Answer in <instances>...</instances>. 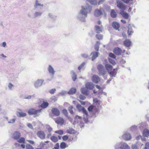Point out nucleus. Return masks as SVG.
<instances>
[{
    "label": "nucleus",
    "instance_id": "obj_1",
    "mask_svg": "<svg viewBox=\"0 0 149 149\" xmlns=\"http://www.w3.org/2000/svg\"><path fill=\"white\" fill-rule=\"evenodd\" d=\"M81 8L77 17L81 22H84L88 14L91 12L92 7L88 4H86L81 6Z\"/></svg>",
    "mask_w": 149,
    "mask_h": 149
},
{
    "label": "nucleus",
    "instance_id": "obj_2",
    "mask_svg": "<svg viewBox=\"0 0 149 149\" xmlns=\"http://www.w3.org/2000/svg\"><path fill=\"white\" fill-rule=\"evenodd\" d=\"M76 107L79 112L82 111L83 113L84 114L83 118L84 119L86 122V123L88 121L87 117L88 115L87 111L85 109L84 107H82L79 104L77 105Z\"/></svg>",
    "mask_w": 149,
    "mask_h": 149
},
{
    "label": "nucleus",
    "instance_id": "obj_3",
    "mask_svg": "<svg viewBox=\"0 0 149 149\" xmlns=\"http://www.w3.org/2000/svg\"><path fill=\"white\" fill-rule=\"evenodd\" d=\"M119 146H120V149H130V147L127 143L124 142H121L119 145L117 144L115 146V149H117Z\"/></svg>",
    "mask_w": 149,
    "mask_h": 149
},
{
    "label": "nucleus",
    "instance_id": "obj_4",
    "mask_svg": "<svg viewBox=\"0 0 149 149\" xmlns=\"http://www.w3.org/2000/svg\"><path fill=\"white\" fill-rule=\"evenodd\" d=\"M94 14L95 16L97 17L100 16L103 14L105 17L106 15V13L104 12L103 10L102 9H100V10L98 9L95 10Z\"/></svg>",
    "mask_w": 149,
    "mask_h": 149
},
{
    "label": "nucleus",
    "instance_id": "obj_5",
    "mask_svg": "<svg viewBox=\"0 0 149 149\" xmlns=\"http://www.w3.org/2000/svg\"><path fill=\"white\" fill-rule=\"evenodd\" d=\"M42 110V109L36 110L34 109H32L29 110L28 113L29 115L36 114L37 116H38L40 115V113H41Z\"/></svg>",
    "mask_w": 149,
    "mask_h": 149
},
{
    "label": "nucleus",
    "instance_id": "obj_6",
    "mask_svg": "<svg viewBox=\"0 0 149 149\" xmlns=\"http://www.w3.org/2000/svg\"><path fill=\"white\" fill-rule=\"evenodd\" d=\"M99 74L101 75L106 74L107 71L105 70L104 66L102 65H99L97 67Z\"/></svg>",
    "mask_w": 149,
    "mask_h": 149
},
{
    "label": "nucleus",
    "instance_id": "obj_7",
    "mask_svg": "<svg viewBox=\"0 0 149 149\" xmlns=\"http://www.w3.org/2000/svg\"><path fill=\"white\" fill-rule=\"evenodd\" d=\"M44 81L42 79H38L34 83V86L36 88H37L41 86Z\"/></svg>",
    "mask_w": 149,
    "mask_h": 149
},
{
    "label": "nucleus",
    "instance_id": "obj_8",
    "mask_svg": "<svg viewBox=\"0 0 149 149\" xmlns=\"http://www.w3.org/2000/svg\"><path fill=\"white\" fill-rule=\"evenodd\" d=\"M116 2L117 6L119 9L123 10L125 9V7L121 1L119 0H117Z\"/></svg>",
    "mask_w": 149,
    "mask_h": 149
},
{
    "label": "nucleus",
    "instance_id": "obj_9",
    "mask_svg": "<svg viewBox=\"0 0 149 149\" xmlns=\"http://www.w3.org/2000/svg\"><path fill=\"white\" fill-rule=\"evenodd\" d=\"M123 138L125 140L129 141L132 139L130 134L127 132H125L123 135Z\"/></svg>",
    "mask_w": 149,
    "mask_h": 149
},
{
    "label": "nucleus",
    "instance_id": "obj_10",
    "mask_svg": "<svg viewBox=\"0 0 149 149\" xmlns=\"http://www.w3.org/2000/svg\"><path fill=\"white\" fill-rule=\"evenodd\" d=\"M37 136L41 139H44L45 138V135L43 131H40L37 133Z\"/></svg>",
    "mask_w": 149,
    "mask_h": 149
},
{
    "label": "nucleus",
    "instance_id": "obj_11",
    "mask_svg": "<svg viewBox=\"0 0 149 149\" xmlns=\"http://www.w3.org/2000/svg\"><path fill=\"white\" fill-rule=\"evenodd\" d=\"M54 120L55 122L58 124L62 125L64 123V119L60 117H58L56 118H54Z\"/></svg>",
    "mask_w": 149,
    "mask_h": 149
},
{
    "label": "nucleus",
    "instance_id": "obj_12",
    "mask_svg": "<svg viewBox=\"0 0 149 149\" xmlns=\"http://www.w3.org/2000/svg\"><path fill=\"white\" fill-rule=\"evenodd\" d=\"M86 88L89 90H92L95 87L94 84L92 82H88L85 84Z\"/></svg>",
    "mask_w": 149,
    "mask_h": 149
},
{
    "label": "nucleus",
    "instance_id": "obj_13",
    "mask_svg": "<svg viewBox=\"0 0 149 149\" xmlns=\"http://www.w3.org/2000/svg\"><path fill=\"white\" fill-rule=\"evenodd\" d=\"M113 52L116 55H120L121 54L122 52V50L118 47H116L113 50ZM125 50H123V52H125Z\"/></svg>",
    "mask_w": 149,
    "mask_h": 149
},
{
    "label": "nucleus",
    "instance_id": "obj_14",
    "mask_svg": "<svg viewBox=\"0 0 149 149\" xmlns=\"http://www.w3.org/2000/svg\"><path fill=\"white\" fill-rule=\"evenodd\" d=\"M92 80L93 82L97 84L100 81V79L98 76L94 75L92 77Z\"/></svg>",
    "mask_w": 149,
    "mask_h": 149
},
{
    "label": "nucleus",
    "instance_id": "obj_15",
    "mask_svg": "<svg viewBox=\"0 0 149 149\" xmlns=\"http://www.w3.org/2000/svg\"><path fill=\"white\" fill-rule=\"evenodd\" d=\"M48 70L49 73L52 75L54 74L55 71L54 70L53 68L51 65H49L48 67Z\"/></svg>",
    "mask_w": 149,
    "mask_h": 149
},
{
    "label": "nucleus",
    "instance_id": "obj_16",
    "mask_svg": "<svg viewBox=\"0 0 149 149\" xmlns=\"http://www.w3.org/2000/svg\"><path fill=\"white\" fill-rule=\"evenodd\" d=\"M52 112L53 114L56 116H58L60 115L59 110L56 108H54L52 109Z\"/></svg>",
    "mask_w": 149,
    "mask_h": 149
},
{
    "label": "nucleus",
    "instance_id": "obj_17",
    "mask_svg": "<svg viewBox=\"0 0 149 149\" xmlns=\"http://www.w3.org/2000/svg\"><path fill=\"white\" fill-rule=\"evenodd\" d=\"M81 93L86 95H88L89 94V91L88 89H87L86 87H83L81 88Z\"/></svg>",
    "mask_w": 149,
    "mask_h": 149
},
{
    "label": "nucleus",
    "instance_id": "obj_18",
    "mask_svg": "<svg viewBox=\"0 0 149 149\" xmlns=\"http://www.w3.org/2000/svg\"><path fill=\"white\" fill-rule=\"evenodd\" d=\"M100 54L99 52H93L91 54V55L92 56V60L93 61Z\"/></svg>",
    "mask_w": 149,
    "mask_h": 149
},
{
    "label": "nucleus",
    "instance_id": "obj_19",
    "mask_svg": "<svg viewBox=\"0 0 149 149\" xmlns=\"http://www.w3.org/2000/svg\"><path fill=\"white\" fill-rule=\"evenodd\" d=\"M20 136V133L17 131L15 132L13 134V137L15 139H18Z\"/></svg>",
    "mask_w": 149,
    "mask_h": 149
},
{
    "label": "nucleus",
    "instance_id": "obj_20",
    "mask_svg": "<svg viewBox=\"0 0 149 149\" xmlns=\"http://www.w3.org/2000/svg\"><path fill=\"white\" fill-rule=\"evenodd\" d=\"M95 30L97 33H100L102 32V26L100 27L98 26H95Z\"/></svg>",
    "mask_w": 149,
    "mask_h": 149
},
{
    "label": "nucleus",
    "instance_id": "obj_21",
    "mask_svg": "<svg viewBox=\"0 0 149 149\" xmlns=\"http://www.w3.org/2000/svg\"><path fill=\"white\" fill-rule=\"evenodd\" d=\"M42 12L41 11H36L35 12L33 15V17L34 18H37L41 16Z\"/></svg>",
    "mask_w": 149,
    "mask_h": 149
},
{
    "label": "nucleus",
    "instance_id": "obj_22",
    "mask_svg": "<svg viewBox=\"0 0 149 149\" xmlns=\"http://www.w3.org/2000/svg\"><path fill=\"white\" fill-rule=\"evenodd\" d=\"M143 145V144L137 142L136 144H132V149H137L139 148V146L141 145V146Z\"/></svg>",
    "mask_w": 149,
    "mask_h": 149
},
{
    "label": "nucleus",
    "instance_id": "obj_23",
    "mask_svg": "<svg viewBox=\"0 0 149 149\" xmlns=\"http://www.w3.org/2000/svg\"><path fill=\"white\" fill-rule=\"evenodd\" d=\"M133 26V24L131 25L130 24H129L128 26V29L127 33L129 36L130 35L133 33V31L132 30V29L131 28V27Z\"/></svg>",
    "mask_w": 149,
    "mask_h": 149
},
{
    "label": "nucleus",
    "instance_id": "obj_24",
    "mask_svg": "<svg viewBox=\"0 0 149 149\" xmlns=\"http://www.w3.org/2000/svg\"><path fill=\"white\" fill-rule=\"evenodd\" d=\"M112 25L113 28L116 30H118L120 26L119 23L115 22H113Z\"/></svg>",
    "mask_w": 149,
    "mask_h": 149
},
{
    "label": "nucleus",
    "instance_id": "obj_25",
    "mask_svg": "<svg viewBox=\"0 0 149 149\" xmlns=\"http://www.w3.org/2000/svg\"><path fill=\"white\" fill-rule=\"evenodd\" d=\"M17 117L16 116H13L12 118L10 119L8 121V123L13 124L14 123L16 120Z\"/></svg>",
    "mask_w": 149,
    "mask_h": 149
},
{
    "label": "nucleus",
    "instance_id": "obj_26",
    "mask_svg": "<svg viewBox=\"0 0 149 149\" xmlns=\"http://www.w3.org/2000/svg\"><path fill=\"white\" fill-rule=\"evenodd\" d=\"M143 134L144 136L148 137L149 136V130L147 129H144L143 131Z\"/></svg>",
    "mask_w": 149,
    "mask_h": 149
},
{
    "label": "nucleus",
    "instance_id": "obj_27",
    "mask_svg": "<svg viewBox=\"0 0 149 149\" xmlns=\"http://www.w3.org/2000/svg\"><path fill=\"white\" fill-rule=\"evenodd\" d=\"M16 115L19 117H24L26 116V114L25 113L21 112H17L16 113Z\"/></svg>",
    "mask_w": 149,
    "mask_h": 149
},
{
    "label": "nucleus",
    "instance_id": "obj_28",
    "mask_svg": "<svg viewBox=\"0 0 149 149\" xmlns=\"http://www.w3.org/2000/svg\"><path fill=\"white\" fill-rule=\"evenodd\" d=\"M48 16L53 21H55L56 19V16L52 13H49L48 14Z\"/></svg>",
    "mask_w": 149,
    "mask_h": 149
},
{
    "label": "nucleus",
    "instance_id": "obj_29",
    "mask_svg": "<svg viewBox=\"0 0 149 149\" xmlns=\"http://www.w3.org/2000/svg\"><path fill=\"white\" fill-rule=\"evenodd\" d=\"M124 45L126 47H129L131 44V41L129 40H127L124 42Z\"/></svg>",
    "mask_w": 149,
    "mask_h": 149
},
{
    "label": "nucleus",
    "instance_id": "obj_30",
    "mask_svg": "<svg viewBox=\"0 0 149 149\" xmlns=\"http://www.w3.org/2000/svg\"><path fill=\"white\" fill-rule=\"evenodd\" d=\"M105 67L109 72V71L113 69L112 66L109 64H106L105 65Z\"/></svg>",
    "mask_w": 149,
    "mask_h": 149
},
{
    "label": "nucleus",
    "instance_id": "obj_31",
    "mask_svg": "<svg viewBox=\"0 0 149 149\" xmlns=\"http://www.w3.org/2000/svg\"><path fill=\"white\" fill-rule=\"evenodd\" d=\"M116 69H114L113 71L109 72L110 76L111 77H115L117 73Z\"/></svg>",
    "mask_w": 149,
    "mask_h": 149
},
{
    "label": "nucleus",
    "instance_id": "obj_32",
    "mask_svg": "<svg viewBox=\"0 0 149 149\" xmlns=\"http://www.w3.org/2000/svg\"><path fill=\"white\" fill-rule=\"evenodd\" d=\"M76 91V89L74 88H72L70 89L68 93V94L70 95H73L75 93Z\"/></svg>",
    "mask_w": 149,
    "mask_h": 149
},
{
    "label": "nucleus",
    "instance_id": "obj_33",
    "mask_svg": "<svg viewBox=\"0 0 149 149\" xmlns=\"http://www.w3.org/2000/svg\"><path fill=\"white\" fill-rule=\"evenodd\" d=\"M120 13L125 18L127 19L128 18L129 15L127 13L122 11L120 12Z\"/></svg>",
    "mask_w": 149,
    "mask_h": 149
},
{
    "label": "nucleus",
    "instance_id": "obj_34",
    "mask_svg": "<svg viewBox=\"0 0 149 149\" xmlns=\"http://www.w3.org/2000/svg\"><path fill=\"white\" fill-rule=\"evenodd\" d=\"M117 14L114 10H111V16L113 18H115L117 17Z\"/></svg>",
    "mask_w": 149,
    "mask_h": 149
},
{
    "label": "nucleus",
    "instance_id": "obj_35",
    "mask_svg": "<svg viewBox=\"0 0 149 149\" xmlns=\"http://www.w3.org/2000/svg\"><path fill=\"white\" fill-rule=\"evenodd\" d=\"M71 74L72 75V77L73 81H75L77 79V75L72 70L71 72Z\"/></svg>",
    "mask_w": 149,
    "mask_h": 149
},
{
    "label": "nucleus",
    "instance_id": "obj_36",
    "mask_svg": "<svg viewBox=\"0 0 149 149\" xmlns=\"http://www.w3.org/2000/svg\"><path fill=\"white\" fill-rule=\"evenodd\" d=\"M43 5L42 4L39 3L38 0L36 1L35 4L34 5V7L35 8H38V7L39 6L43 7Z\"/></svg>",
    "mask_w": 149,
    "mask_h": 149
},
{
    "label": "nucleus",
    "instance_id": "obj_37",
    "mask_svg": "<svg viewBox=\"0 0 149 149\" xmlns=\"http://www.w3.org/2000/svg\"><path fill=\"white\" fill-rule=\"evenodd\" d=\"M49 105V103L47 102H43L41 104L40 106L41 108H46Z\"/></svg>",
    "mask_w": 149,
    "mask_h": 149
},
{
    "label": "nucleus",
    "instance_id": "obj_38",
    "mask_svg": "<svg viewBox=\"0 0 149 149\" xmlns=\"http://www.w3.org/2000/svg\"><path fill=\"white\" fill-rule=\"evenodd\" d=\"M66 132L69 134H74L75 132V130L72 128H69L66 131Z\"/></svg>",
    "mask_w": 149,
    "mask_h": 149
},
{
    "label": "nucleus",
    "instance_id": "obj_39",
    "mask_svg": "<svg viewBox=\"0 0 149 149\" xmlns=\"http://www.w3.org/2000/svg\"><path fill=\"white\" fill-rule=\"evenodd\" d=\"M50 139L53 142L55 143L57 142L58 140V138L55 136H51L50 138Z\"/></svg>",
    "mask_w": 149,
    "mask_h": 149
},
{
    "label": "nucleus",
    "instance_id": "obj_40",
    "mask_svg": "<svg viewBox=\"0 0 149 149\" xmlns=\"http://www.w3.org/2000/svg\"><path fill=\"white\" fill-rule=\"evenodd\" d=\"M92 5H96L97 3V0H87Z\"/></svg>",
    "mask_w": 149,
    "mask_h": 149
},
{
    "label": "nucleus",
    "instance_id": "obj_41",
    "mask_svg": "<svg viewBox=\"0 0 149 149\" xmlns=\"http://www.w3.org/2000/svg\"><path fill=\"white\" fill-rule=\"evenodd\" d=\"M25 141V139L23 137H21L17 140V141L20 143H24Z\"/></svg>",
    "mask_w": 149,
    "mask_h": 149
},
{
    "label": "nucleus",
    "instance_id": "obj_42",
    "mask_svg": "<svg viewBox=\"0 0 149 149\" xmlns=\"http://www.w3.org/2000/svg\"><path fill=\"white\" fill-rule=\"evenodd\" d=\"M100 44V43L99 41H97L96 42V44L95 45V49L97 51H98L99 48V45Z\"/></svg>",
    "mask_w": 149,
    "mask_h": 149
},
{
    "label": "nucleus",
    "instance_id": "obj_43",
    "mask_svg": "<svg viewBox=\"0 0 149 149\" xmlns=\"http://www.w3.org/2000/svg\"><path fill=\"white\" fill-rule=\"evenodd\" d=\"M73 108V107L72 106H71L68 107V111L70 112L71 114L72 115L74 114V112L72 109Z\"/></svg>",
    "mask_w": 149,
    "mask_h": 149
},
{
    "label": "nucleus",
    "instance_id": "obj_44",
    "mask_svg": "<svg viewBox=\"0 0 149 149\" xmlns=\"http://www.w3.org/2000/svg\"><path fill=\"white\" fill-rule=\"evenodd\" d=\"M26 147V149H34L33 146L29 144H27Z\"/></svg>",
    "mask_w": 149,
    "mask_h": 149
},
{
    "label": "nucleus",
    "instance_id": "obj_45",
    "mask_svg": "<svg viewBox=\"0 0 149 149\" xmlns=\"http://www.w3.org/2000/svg\"><path fill=\"white\" fill-rule=\"evenodd\" d=\"M60 147L61 148H65L66 147V144L63 142L61 143L60 145Z\"/></svg>",
    "mask_w": 149,
    "mask_h": 149
},
{
    "label": "nucleus",
    "instance_id": "obj_46",
    "mask_svg": "<svg viewBox=\"0 0 149 149\" xmlns=\"http://www.w3.org/2000/svg\"><path fill=\"white\" fill-rule=\"evenodd\" d=\"M0 46L1 47H3L5 48L7 46V44L5 42H3L1 43L0 44Z\"/></svg>",
    "mask_w": 149,
    "mask_h": 149
},
{
    "label": "nucleus",
    "instance_id": "obj_47",
    "mask_svg": "<svg viewBox=\"0 0 149 149\" xmlns=\"http://www.w3.org/2000/svg\"><path fill=\"white\" fill-rule=\"evenodd\" d=\"M85 64V62H83L78 67V69L79 71L81 69L83 68Z\"/></svg>",
    "mask_w": 149,
    "mask_h": 149
},
{
    "label": "nucleus",
    "instance_id": "obj_48",
    "mask_svg": "<svg viewBox=\"0 0 149 149\" xmlns=\"http://www.w3.org/2000/svg\"><path fill=\"white\" fill-rule=\"evenodd\" d=\"M96 38L98 40H101L103 38V36L101 34H97L96 35Z\"/></svg>",
    "mask_w": 149,
    "mask_h": 149
},
{
    "label": "nucleus",
    "instance_id": "obj_49",
    "mask_svg": "<svg viewBox=\"0 0 149 149\" xmlns=\"http://www.w3.org/2000/svg\"><path fill=\"white\" fill-rule=\"evenodd\" d=\"M62 112L65 116H68V112L66 109H63L62 111Z\"/></svg>",
    "mask_w": 149,
    "mask_h": 149
},
{
    "label": "nucleus",
    "instance_id": "obj_50",
    "mask_svg": "<svg viewBox=\"0 0 149 149\" xmlns=\"http://www.w3.org/2000/svg\"><path fill=\"white\" fill-rule=\"evenodd\" d=\"M109 60L110 63L112 64L113 65H114L115 64V62L114 60L111 59V58H109Z\"/></svg>",
    "mask_w": 149,
    "mask_h": 149
},
{
    "label": "nucleus",
    "instance_id": "obj_51",
    "mask_svg": "<svg viewBox=\"0 0 149 149\" xmlns=\"http://www.w3.org/2000/svg\"><path fill=\"white\" fill-rule=\"evenodd\" d=\"M55 132L56 133L60 135H62L63 134V131L61 130L56 131Z\"/></svg>",
    "mask_w": 149,
    "mask_h": 149
},
{
    "label": "nucleus",
    "instance_id": "obj_52",
    "mask_svg": "<svg viewBox=\"0 0 149 149\" xmlns=\"http://www.w3.org/2000/svg\"><path fill=\"white\" fill-rule=\"evenodd\" d=\"M66 94V92L65 91H62V92H60L59 93L58 95H60L62 96H63L65 95Z\"/></svg>",
    "mask_w": 149,
    "mask_h": 149
},
{
    "label": "nucleus",
    "instance_id": "obj_53",
    "mask_svg": "<svg viewBox=\"0 0 149 149\" xmlns=\"http://www.w3.org/2000/svg\"><path fill=\"white\" fill-rule=\"evenodd\" d=\"M56 90V89L55 88L49 90V92L52 94H53L55 92Z\"/></svg>",
    "mask_w": 149,
    "mask_h": 149
},
{
    "label": "nucleus",
    "instance_id": "obj_54",
    "mask_svg": "<svg viewBox=\"0 0 149 149\" xmlns=\"http://www.w3.org/2000/svg\"><path fill=\"white\" fill-rule=\"evenodd\" d=\"M143 149H149V142L146 143L145 148Z\"/></svg>",
    "mask_w": 149,
    "mask_h": 149
},
{
    "label": "nucleus",
    "instance_id": "obj_55",
    "mask_svg": "<svg viewBox=\"0 0 149 149\" xmlns=\"http://www.w3.org/2000/svg\"><path fill=\"white\" fill-rule=\"evenodd\" d=\"M109 56L111 58H115L116 56L113 53H111L109 54Z\"/></svg>",
    "mask_w": 149,
    "mask_h": 149
},
{
    "label": "nucleus",
    "instance_id": "obj_56",
    "mask_svg": "<svg viewBox=\"0 0 149 149\" xmlns=\"http://www.w3.org/2000/svg\"><path fill=\"white\" fill-rule=\"evenodd\" d=\"M81 56L82 57L85 58H87L88 57V55L86 54H82Z\"/></svg>",
    "mask_w": 149,
    "mask_h": 149
},
{
    "label": "nucleus",
    "instance_id": "obj_57",
    "mask_svg": "<svg viewBox=\"0 0 149 149\" xmlns=\"http://www.w3.org/2000/svg\"><path fill=\"white\" fill-rule=\"evenodd\" d=\"M8 87L11 90L12 88L13 87V85L11 83H10L8 84Z\"/></svg>",
    "mask_w": 149,
    "mask_h": 149
},
{
    "label": "nucleus",
    "instance_id": "obj_58",
    "mask_svg": "<svg viewBox=\"0 0 149 149\" xmlns=\"http://www.w3.org/2000/svg\"><path fill=\"white\" fill-rule=\"evenodd\" d=\"M137 127L136 125H133L130 128V130L132 131L134 130V129H136V128Z\"/></svg>",
    "mask_w": 149,
    "mask_h": 149
},
{
    "label": "nucleus",
    "instance_id": "obj_59",
    "mask_svg": "<svg viewBox=\"0 0 149 149\" xmlns=\"http://www.w3.org/2000/svg\"><path fill=\"white\" fill-rule=\"evenodd\" d=\"M79 98L81 100H84L86 98L85 97L82 95H80L79 96Z\"/></svg>",
    "mask_w": 149,
    "mask_h": 149
},
{
    "label": "nucleus",
    "instance_id": "obj_60",
    "mask_svg": "<svg viewBox=\"0 0 149 149\" xmlns=\"http://www.w3.org/2000/svg\"><path fill=\"white\" fill-rule=\"evenodd\" d=\"M68 137L67 135L64 136L62 138L63 139L64 141H65L67 140L68 139Z\"/></svg>",
    "mask_w": 149,
    "mask_h": 149
},
{
    "label": "nucleus",
    "instance_id": "obj_61",
    "mask_svg": "<svg viewBox=\"0 0 149 149\" xmlns=\"http://www.w3.org/2000/svg\"><path fill=\"white\" fill-rule=\"evenodd\" d=\"M32 96L30 95H27L25 96L24 98L25 99H31Z\"/></svg>",
    "mask_w": 149,
    "mask_h": 149
},
{
    "label": "nucleus",
    "instance_id": "obj_62",
    "mask_svg": "<svg viewBox=\"0 0 149 149\" xmlns=\"http://www.w3.org/2000/svg\"><path fill=\"white\" fill-rule=\"evenodd\" d=\"M59 147V145L58 143H56L55 145L54 148L55 149H58Z\"/></svg>",
    "mask_w": 149,
    "mask_h": 149
},
{
    "label": "nucleus",
    "instance_id": "obj_63",
    "mask_svg": "<svg viewBox=\"0 0 149 149\" xmlns=\"http://www.w3.org/2000/svg\"><path fill=\"white\" fill-rule=\"evenodd\" d=\"M93 109V106H89L88 108V110L89 111H91Z\"/></svg>",
    "mask_w": 149,
    "mask_h": 149
},
{
    "label": "nucleus",
    "instance_id": "obj_64",
    "mask_svg": "<svg viewBox=\"0 0 149 149\" xmlns=\"http://www.w3.org/2000/svg\"><path fill=\"white\" fill-rule=\"evenodd\" d=\"M27 141L29 142V143L31 144H33L34 143V142L32 140H26Z\"/></svg>",
    "mask_w": 149,
    "mask_h": 149
}]
</instances>
